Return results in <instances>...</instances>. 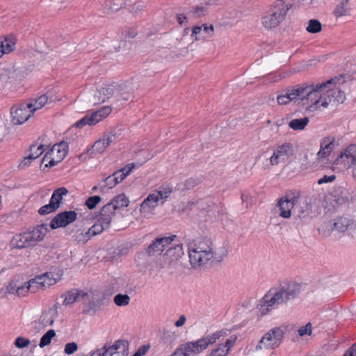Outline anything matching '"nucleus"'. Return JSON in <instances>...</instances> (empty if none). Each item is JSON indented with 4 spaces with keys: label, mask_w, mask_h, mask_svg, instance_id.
Here are the masks:
<instances>
[{
    "label": "nucleus",
    "mask_w": 356,
    "mask_h": 356,
    "mask_svg": "<svg viewBox=\"0 0 356 356\" xmlns=\"http://www.w3.org/2000/svg\"><path fill=\"white\" fill-rule=\"evenodd\" d=\"M49 229L47 224H41L32 231L15 235L10 243L12 249H24L34 247L44 239Z\"/></svg>",
    "instance_id": "obj_6"
},
{
    "label": "nucleus",
    "mask_w": 356,
    "mask_h": 356,
    "mask_svg": "<svg viewBox=\"0 0 356 356\" xmlns=\"http://www.w3.org/2000/svg\"><path fill=\"white\" fill-rule=\"evenodd\" d=\"M284 332L281 327H275L266 332L258 343L254 350L260 351L262 350H275L283 341Z\"/></svg>",
    "instance_id": "obj_9"
},
{
    "label": "nucleus",
    "mask_w": 356,
    "mask_h": 356,
    "mask_svg": "<svg viewBox=\"0 0 356 356\" xmlns=\"http://www.w3.org/2000/svg\"><path fill=\"white\" fill-rule=\"evenodd\" d=\"M343 356H356V344L353 345L343 355Z\"/></svg>",
    "instance_id": "obj_59"
},
{
    "label": "nucleus",
    "mask_w": 356,
    "mask_h": 356,
    "mask_svg": "<svg viewBox=\"0 0 356 356\" xmlns=\"http://www.w3.org/2000/svg\"><path fill=\"white\" fill-rule=\"evenodd\" d=\"M334 79L317 84H302L298 86L299 100L304 102L303 105L308 111H315L321 106L327 108L330 101L326 99L325 89L331 85Z\"/></svg>",
    "instance_id": "obj_3"
},
{
    "label": "nucleus",
    "mask_w": 356,
    "mask_h": 356,
    "mask_svg": "<svg viewBox=\"0 0 356 356\" xmlns=\"http://www.w3.org/2000/svg\"><path fill=\"white\" fill-rule=\"evenodd\" d=\"M301 285L296 282H284L279 286L271 289L262 299L259 312L262 315L268 314L279 305L298 297L301 291Z\"/></svg>",
    "instance_id": "obj_2"
},
{
    "label": "nucleus",
    "mask_w": 356,
    "mask_h": 356,
    "mask_svg": "<svg viewBox=\"0 0 356 356\" xmlns=\"http://www.w3.org/2000/svg\"><path fill=\"white\" fill-rule=\"evenodd\" d=\"M277 207L280 211V216L284 218H289L291 216V209L294 206L287 202H284L281 197L277 202Z\"/></svg>",
    "instance_id": "obj_29"
},
{
    "label": "nucleus",
    "mask_w": 356,
    "mask_h": 356,
    "mask_svg": "<svg viewBox=\"0 0 356 356\" xmlns=\"http://www.w3.org/2000/svg\"><path fill=\"white\" fill-rule=\"evenodd\" d=\"M37 100L39 102V107H43L48 101L53 102L51 97H49L47 95H42L37 98Z\"/></svg>",
    "instance_id": "obj_52"
},
{
    "label": "nucleus",
    "mask_w": 356,
    "mask_h": 356,
    "mask_svg": "<svg viewBox=\"0 0 356 356\" xmlns=\"http://www.w3.org/2000/svg\"><path fill=\"white\" fill-rule=\"evenodd\" d=\"M77 218V213L74 211H65L58 213L50 222L51 229L65 227L74 222Z\"/></svg>",
    "instance_id": "obj_17"
},
{
    "label": "nucleus",
    "mask_w": 356,
    "mask_h": 356,
    "mask_svg": "<svg viewBox=\"0 0 356 356\" xmlns=\"http://www.w3.org/2000/svg\"><path fill=\"white\" fill-rule=\"evenodd\" d=\"M337 230L339 232L347 234L352 237L356 234V222L349 217L340 216L334 220L332 223L330 221L325 222L318 228V232L324 236L330 235L332 230Z\"/></svg>",
    "instance_id": "obj_7"
},
{
    "label": "nucleus",
    "mask_w": 356,
    "mask_h": 356,
    "mask_svg": "<svg viewBox=\"0 0 356 356\" xmlns=\"http://www.w3.org/2000/svg\"><path fill=\"white\" fill-rule=\"evenodd\" d=\"M35 159V156L33 155L28 154L27 156L24 157L23 160L20 162L19 165V168H24L27 166H29L32 161Z\"/></svg>",
    "instance_id": "obj_49"
},
{
    "label": "nucleus",
    "mask_w": 356,
    "mask_h": 356,
    "mask_svg": "<svg viewBox=\"0 0 356 356\" xmlns=\"http://www.w3.org/2000/svg\"><path fill=\"white\" fill-rule=\"evenodd\" d=\"M348 0H342V1L338 4L334 9V14L338 16H341L345 14L347 10Z\"/></svg>",
    "instance_id": "obj_43"
},
{
    "label": "nucleus",
    "mask_w": 356,
    "mask_h": 356,
    "mask_svg": "<svg viewBox=\"0 0 356 356\" xmlns=\"http://www.w3.org/2000/svg\"><path fill=\"white\" fill-rule=\"evenodd\" d=\"M31 105L23 103L15 105L10 109L12 122L15 124H22L27 121L31 116Z\"/></svg>",
    "instance_id": "obj_16"
},
{
    "label": "nucleus",
    "mask_w": 356,
    "mask_h": 356,
    "mask_svg": "<svg viewBox=\"0 0 356 356\" xmlns=\"http://www.w3.org/2000/svg\"><path fill=\"white\" fill-rule=\"evenodd\" d=\"M44 152V145L40 143L39 145L33 144L29 147V155L35 156V159L38 158Z\"/></svg>",
    "instance_id": "obj_41"
},
{
    "label": "nucleus",
    "mask_w": 356,
    "mask_h": 356,
    "mask_svg": "<svg viewBox=\"0 0 356 356\" xmlns=\"http://www.w3.org/2000/svg\"><path fill=\"white\" fill-rule=\"evenodd\" d=\"M107 147L104 140L101 138L93 144L91 149H88V152H90V156L92 157L97 154H102Z\"/></svg>",
    "instance_id": "obj_32"
},
{
    "label": "nucleus",
    "mask_w": 356,
    "mask_h": 356,
    "mask_svg": "<svg viewBox=\"0 0 356 356\" xmlns=\"http://www.w3.org/2000/svg\"><path fill=\"white\" fill-rule=\"evenodd\" d=\"M129 343L124 340H118L112 346H104L90 354L89 356H127Z\"/></svg>",
    "instance_id": "obj_11"
},
{
    "label": "nucleus",
    "mask_w": 356,
    "mask_h": 356,
    "mask_svg": "<svg viewBox=\"0 0 356 356\" xmlns=\"http://www.w3.org/2000/svg\"><path fill=\"white\" fill-rule=\"evenodd\" d=\"M88 293L89 296L86 297L85 300H82L83 301V304L86 305V309L83 310L84 312H89L96 307L92 294L91 293Z\"/></svg>",
    "instance_id": "obj_42"
},
{
    "label": "nucleus",
    "mask_w": 356,
    "mask_h": 356,
    "mask_svg": "<svg viewBox=\"0 0 356 356\" xmlns=\"http://www.w3.org/2000/svg\"><path fill=\"white\" fill-rule=\"evenodd\" d=\"M47 161H48V163L45 164L44 168H51L60 162L58 161V159L54 156H51Z\"/></svg>",
    "instance_id": "obj_56"
},
{
    "label": "nucleus",
    "mask_w": 356,
    "mask_h": 356,
    "mask_svg": "<svg viewBox=\"0 0 356 356\" xmlns=\"http://www.w3.org/2000/svg\"><path fill=\"white\" fill-rule=\"evenodd\" d=\"M108 227L104 225L102 222H99V220L97 219L96 223H95L88 230V234L90 237H92L97 234H101L104 229H108Z\"/></svg>",
    "instance_id": "obj_35"
},
{
    "label": "nucleus",
    "mask_w": 356,
    "mask_h": 356,
    "mask_svg": "<svg viewBox=\"0 0 356 356\" xmlns=\"http://www.w3.org/2000/svg\"><path fill=\"white\" fill-rule=\"evenodd\" d=\"M124 6H126L124 0H112L108 4H106L104 8V13H111L118 11Z\"/></svg>",
    "instance_id": "obj_31"
},
{
    "label": "nucleus",
    "mask_w": 356,
    "mask_h": 356,
    "mask_svg": "<svg viewBox=\"0 0 356 356\" xmlns=\"http://www.w3.org/2000/svg\"><path fill=\"white\" fill-rule=\"evenodd\" d=\"M201 182L200 178L191 177L185 181L184 186L186 189L190 190L197 186Z\"/></svg>",
    "instance_id": "obj_45"
},
{
    "label": "nucleus",
    "mask_w": 356,
    "mask_h": 356,
    "mask_svg": "<svg viewBox=\"0 0 356 356\" xmlns=\"http://www.w3.org/2000/svg\"><path fill=\"white\" fill-rule=\"evenodd\" d=\"M73 239L77 243L84 244L90 239V237L88 231L83 232L82 230H78L73 236Z\"/></svg>",
    "instance_id": "obj_36"
},
{
    "label": "nucleus",
    "mask_w": 356,
    "mask_h": 356,
    "mask_svg": "<svg viewBox=\"0 0 356 356\" xmlns=\"http://www.w3.org/2000/svg\"><path fill=\"white\" fill-rule=\"evenodd\" d=\"M186 17L183 14H178L177 15V19L180 25H184L185 21H186Z\"/></svg>",
    "instance_id": "obj_64"
},
{
    "label": "nucleus",
    "mask_w": 356,
    "mask_h": 356,
    "mask_svg": "<svg viewBox=\"0 0 356 356\" xmlns=\"http://www.w3.org/2000/svg\"><path fill=\"white\" fill-rule=\"evenodd\" d=\"M201 31H202V26H195L192 29L191 36H193V35L197 36V35L200 33ZM199 40L198 38L195 37V40Z\"/></svg>",
    "instance_id": "obj_62"
},
{
    "label": "nucleus",
    "mask_w": 356,
    "mask_h": 356,
    "mask_svg": "<svg viewBox=\"0 0 356 356\" xmlns=\"http://www.w3.org/2000/svg\"><path fill=\"white\" fill-rule=\"evenodd\" d=\"M298 333L299 336L303 337L305 334L311 335L312 334V324L311 323H308L305 326L300 327L298 330Z\"/></svg>",
    "instance_id": "obj_47"
},
{
    "label": "nucleus",
    "mask_w": 356,
    "mask_h": 356,
    "mask_svg": "<svg viewBox=\"0 0 356 356\" xmlns=\"http://www.w3.org/2000/svg\"><path fill=\"white\" fill-rule=\"evenodd\" d=\"M309 121V120L307 117L293 119L289 122V126L293 130L300 131L305 129V127L308 124Z\"/></svg>",
    "instance_id": "obj_30"
},
{
    "label": "nucleus",
    "mask_w": 356,
    "mask_h": 356,
    "mask_svg": "<svg viewBox=\"0 0 356 356\" xmlns=\"http://www.w3.org/2000/svg\"><path fill=\"white\" fill-rule=\"evenodd\" d=\"M108 204H111L113 207V210L115 211L120 208L127 207L129 204V200L124 193H122L115 196Z\"/></svg>",
    "instance_id": "obj_28"
},
{
    "label": "nucleus",
    "mask_w": 356,
    "mask_h": 356,
    "mask_svg": "<svg viewBox=\"0 0 356 356\" xmlns=\"http://www.w3.org/2000/svg\"><path fill=\"white\" fill-rule=\"evenodd\" d=\"M172 191V188L170 185H162L150 193L143 201L140 206V212L142 214L147 215L152 213L158 205L160 200L163 203L169 197Z\"/></svg>",
    "instance_id": "obj_8"
},
{
    "label": "nucleus",
    "mask_w": 356,
    "mask_h": 356,
    "mask_svg": "<svg viewBox=\"0 0 356 356\" xmlns=\"http://www.w3.org/2000/svg\"><path fill=\"white\" fill-rule=\"evenodd\" d=\"M236 339V336H231L224 343H220L216 348H213L207 356H227L235 345Z\"/></svg>",
    "instance_id": "obj_21"
},
{
    "label": "nucleus",
    "mask_w": 356,
    "mask_h": 356,
    "mask_svg": "<svg viewBox=\"0 0 356 356\" xmlns=\"http://www.w3.org/2000/svg\"><path fill=\"white\" fill-rule=\"evenodd\" d=\"M293 146L290 143H285L277 146L273 151V155L265 159L262 163V169L268 170L272 166L277 165L280 162H286L293 155Z\"/></svg>",
    "instance_id": "obj_10"
},
{
    "label": "nucleus",
    "mask_w": 356,
    "mask_h": 356,
    "mask_svg": "<svg viewBox=\"0 0 356 356\" xmlns=\"http://www.w3.org/2000/svg\"><path fill=\"white\" fill-rule=\"evenodd\" d=\"M335 179H336V176L334 175H324L323 177H321V179H319L318 180V184L319 185H321V184H323L332 182Z\"/></svg>",
    "instance_id": "obj_51"
},
{
    "label": "nucleus",
    "mask_w": 356,
    "mask_h": 356,
    "mask_svg": "<svg viewBox=\"0 0 356 356\" xmlns=\"http://www.w3.org/2000/svg\"><path fill=\"white\" fill-rule=\"evenodd\" d=\"M300 196V192L298 190H291L289 191H287L284 195L281 197L282 199H284V202H287L292 204L293 206H295Z\"/></svg>",
    "instance_id": "obj_33"
},
{
    "label": "nucleus",
    "mask_w": 356,
    "mask_h": 356,
    "mask_svg": "<svg viewBox=\"0 0 356 356\" xmlns=\"http://www.w3.org/2000/svg\"><path fill=\"white\" fill-rule=\"evenodd\" d=\"M307 31L309 33H316L321 31V24L317 19H310L309 21L308 26L307 27Z\"/></svg>",
    "instance_id": "obj_40"
},
{
    "label": "nucleus",
    "mask_w": 356,
    "mask_h": 356,
    "mask_svg": "<svg viewBox=\"0 0 356 356\" xmlns=\"http://www.w3.org/2000/svg\"><path fill=\"white\" fill-rule=\"evenodd\" d=\"M104 184L101 186L102 191H103L105 188H113L118 184V178L115 177L113 173L109 176H108L103 181Z\"/></svg>",
    "instance_id": "obj_39"
},
{
    "label": "nucleus",
    "mask_w": 356,
    "mask_h": 356,
    "mask_svg": "<svg viewBox=\"0 0 356 356\" xmlns=\"http://www.w3.org/2000/svg\"><path fill=\"white\" fill-rule=\"evenodd\" d=\"M136 165L134 163H129L123 167L122 169L118 170V171H121L123 174H124L125 177H127L133 169H134Z\"/></svg>",
    "instance_id": "obj_53"
},
{
    "label": "nucleus",
    "mask_w": 356,
    "mask_h": 356,
    "mask_svg": "<svg viewBox=\"0 0 356 356\" xmlns=\"http://www.w3.org/2000/svg\"><path fill=\"white\" fill-rule=\"evenodd\" d=\"M78 349V345L76 342L67 343L65 346L64 353L67 355H72Z\"/></svg>",
    "instance_id": "obj_46"
},
{
    "label": "nucleus",
    "mask_w": 356,
    "mask_h": 356,
    "mask_svg": "<svg viewBox=\"0 0 356 356\" xmlns=\"http://www.w3.org/2000/svg\"><path fill=\"white\" fill-rule=\"evenodd\" d=\"M68 191L65 187H60L55 190L50 198L49 202L40 208L38 213L44 216L56 211L63 200V195L67 193Z\"/></svg>",
    "instance_id": "obj_14"
},
{
    "label": "nucleus",
    "mask_w": 356,
    "mask_h": 356,
    "mask_svg": "<svg viewBox=\"0 0 356 356\" xmlns=\"http://www.w3.org/2000/svg\"><path fill=\"white\" fill-rule=\"evenodd\" d=\"M115 177L118 178V184L124 180L127 177H125L124 174H123L121 171H115L113 172Z\"/></svg>",
    "instance_id": "obj_61"
},
{
    "label": "nucleus",
    "mask_w": 356,
    "mask_h": 356,
    "mask_svg": "<svg viewBox=\"0 0 356 356\" xmlns=\"http://www.w3.org/2000/svg\"><path fill=\"white\" fill-rule=\"evenodd\" d=\"M102 138V140H104L106 146L108 147L111 143H113L117 139V136L115 134L111 133L108 134L104 135Z\"/></svg>",
    "instance_id": "obj_50"
},
{
    "label": "nucleus",
    "mask_w": 356,
    "mask_h": 356,
    "mask_svg": "<svg viewBox=\"0 0 356 356\" xmlns=\"http://www.w3.org/2000/svg\"><path fill=\"white\" fill-rule=\"evenodd\" d=\"M350 145L340 154V158L346 159L348 168L356 167V151L350 150Z\"/></svg>",
    "instance_id": "obj_27"
},
{
    "label": "nucleus",
    "mask_w": 356,
    "mask_h": 356,
    "mask_svg": "<svg viewBox=\"0 0 356 356\" xmlns=\"http://www.w3.org/2000/svg\"><path fill=\"white\" fill-rule=\"evenodd\" d=\"M188 253L191 266L196 268H205L222 260L216 252L213 241L207 236L198 237L188 243Z\"/></svg>",
    "instance_id": "obj_1"
},
{
    "label": "nucleus",
    "mask_w": 356,
    "mask_h": 356,
    "mask_svg": "<svg viewBox=\"0 0 356 356\" xmlns=\"http://www.w3.org/2000/svg\"><path fill=\"white\" fill-rule=\"evenodd\" d=\"M177 238L176 235H170L168 236L156 238L146 249L147 254L149 256L161 254L164 249L171 244Z\"/></svg>",
    "instance_id": "obj_18"
},
{
    "label": "nucleus",
    "mask_w": 356,
    "mask_h": 356,
    "mask_svg": "<svg viewBox=\"0 0 356 356\" xmlns=\"http://www.w3.org/2000/svg\"><path fill=\"white\" fill-rule=\"evenodd\" d=\"M88 296L89 293L88 292H85L79 289H72L66 291L61 296V297L64 298L63 305L65 306H69L76 301L85 300V298Z\"/></svg>",
    "instance_id": "obj_20"
},
{
    "label": "nucleus",
    "mask_w": 356,
    "mask_h": 356,
    "mask_svg": "<svg viewBox=\"0 0 356 356\" xmlns=\"http://www.w3.org/2000/svg\"><path fill=\"white\" fill-rule=\"evenodd\" d=\"M226 335L227 331L223 330L204 334L195 341L180 344L170 356H196Z\"/></svg>",
    "instance_id": "obj_4"
},
{
    "label": "nucleus",
    "mask_w": 356,
    "mask_h": 356,
    "mask_svg": "<svg viewBox=\"0 0 356 356\" xmlns=\"http://www.w3.org/2000/svg\"><path fill=\"white\" fill-rule=\"evenodd\" d=\"M291 6V2L287 0H275L261 17L263 26L268 30L278 26L285 19Z\"/></svg>",
    "instance_id": "obj_5"
},
{
    "label": "nucleus",
    "mask_w": 356,
    "mask_h": 356,
    "mask_svg": "<svg viewBox=\"0 0 356 356\" xmlns=\"http://www.w3.org/2000/svg\"><path fill=\"white\" fill-rule=\"evenodd\" d=\"M123 34L125 38H134L136 36L137 32L134 28H129L123 32Z\"/></svg>",
    "instance_id": "obj_55"
},
{
    "label": "nucleus",
    "mask_w": 356,
    "mask_h": 356,
    "mask_svg": "<svg viewBox=\"0 0 356 356\" xmlns=\"http://www.w3.org/2000/svg\"><path fill=\"white\" fill-rule=\"evenodd\" d=\"M115 214V211L113 210V207L111 204L107 203L102 208L98 220L109 227Z\"/></svg>",
    "instance_id": "obj_25"
},
{
    "label": "nucleus",
    "mask_w": 356,
    "mask_h": 356,
    "mask_svg": "<svg viewBox=\"0 0 356 356\" xmlns=\"http://www.w3.org/2000/svg\"><path fill=\"white\" fill-rule=\"evenodd\" d=\"M30 341L29 339L19 337L15 339V345L19 348H23L29 345Z\"/></svg>",
    "instance_id": "obj_48"
},
{
    "label": "nucleus",
    "mask_w": 356,
    "mask_h": 356,
    "mask_svg": "<svg viewBox=\"0 0 356 356\" xmlns=\"http://www.w3.org/2000/svg\"><path fill=\"white\" fill-rule=\"evenodd\" d=\"M67 143L65 141H62L57 145H54L44 156L42 158V162L44 163L45 161H47L51 156H54L55 152H56V158L58 161H61L65 157L67 154Z\"/></svg>",
    "instance_id": "obj_22"
},
{
    "label": "nucleus",
    "mask_w": 356,
    "mask_h": 356,
    "mask_svg": "<svg viewBox=\"0 0 356 356\" xmlns=\"http://www.w3.org/2000/svg\"><path fill=\"white\" fill-rule=\"evenodd\" d=\"M204 7H197L195 9L194 14L196 17H200L204 14Z\"/></svg>",
    "instance_id": "obj_63"
},
{
    "label": "nucleus",
    "mask_w": 356,
    "mask_h": 356,
    "mask_svg": "<svg viewBox=\"0 0 356 356\" xmlns=\"http://www.w3.org/2000/svg\"><path fill=\"white\" fill-rule=\"evenodd\" d=\"M326 99L332 102L337 103H343L346 99L345 93L338 88H330L329 86L325 89Z\"/></svg>",
    "instance_id": "obj_26"
},
{
    "label": "nucleus",
    "mask_w": 356,
    "mask_h": 356,
    "mask_svg": "<svg viewBox=\"0 0 356 356\" xmlns=\"http://www.w3.org/2000/svg\"><path fill=\"white\" fill-rule=\"evenodd\" d=\"M28 105H31V111L32 114L37 110L41 108L42 107H39V102L37 100V99L30 102L29 103H27Z\"/></svg>",
    "instance_id": "obj_57"
},
{
    "label": "nucleus",
    "mask_w": 356,
    "mask_h": 356,
    "mask_svg": "<svg viewBox=\"0 0 356 356\" xmlns=\"http://www.w3.org/2000/svg\"><path fill=\"white\" fill-rule=\"evenodd\" d=\"M124 90V85L118 83H112L101 87L95 94L99 102H104L112 97H118Z\"/></svg>",
    "instance_id": "obj_15"
},
{
    "label": "nucleus",
    "mask_w": 356,
    "mask_h": 356,
    "mask_svg": "<svg viewBox=\"0 0 356 356\" xmlns=\"http://www.w3.org/2000/svg\"><path fill=\"white\" fill-rule=\"evenodd\" d=\"M334 138L331 136L325 138L321 140V149L317 154L319 159H325L330 154L334 149Z\"/></svg>",
    "instance_id": "obj_24"
},
{
    "label": "nucleus",
    "mask_w": 356,
    "mask_h": 356,
    "mask_svg": "<svg viewBox=\"0 0 356 356\" xmlns=\"http://www.w3.org/2000/svg\"><path fill=\"white\" fill-rule=\"evenodd\" d=\"M184 254V252L181 243H178L170 247L163 256L165 265L161 267L164 268L165 266L168 267H175L177 261L182 257Z\"/></svg>",
    "instance_id": "obj_19"
},
{
    "label": "nucleus",
    "mask_w": 356,
    "mask_h": 356,
    "mask_svg": "<svg viewBox=\"0 0 356 356\" xmlns=\"http://www.w3.org/2000/svg\"><path fill=\"white\" fill-rule=\"evenodd\" d=\"M111 107L103 106L98 111L92 112L91 114L86 115L81 120H78L74 124V126L77 128L81 129L86 124L90 126L95 125L108 116L111 113Z\"/></svg>",
    "instance_id": "obj_13"
},
{
    "label": "nucleus",
    "mask_w": 356,
    "mask_h": 356,
    "mask_svg": "<svg viewBox=\"0 0 356 356\" xmlns=\"http://www.w3.org/2000/svg\"><path fill=\"white\" fill-rule=\"evenodd\" d=\"M27 284H24V286H22L20 287H18L16 292L18 296H25L28 292H29V290H27L26 289Z\"/></svg>",
    "instance_id": "obj_58"
},
{
    "label": "nucleus",
    "mask_w": 356,
    "mask_h": 356,
    "mask_svg": "<svg viewBox=\"0 0 356 356\" xmlns=\"http://www.w3.org/2000/svg\"><path fill=\"white\" fill-rule=\"evenodd\" d=\"M186 318L184 315H181L179 319L175 322V325L177 327H181L186 323Z\"/></svg>",
    "instance_id": "obj_60"
},
{
    "label": "nucleus",
    "mask_w": 356,
    "mask_h": 356,
    "mask_svg": "<svg viewBox=\"0 0 356 356\" xmlns=\"http://www.w3.org/2000/svg\"><path fill=\"white\" fill-rule=\"evenodd\" d=\"M130 301V297L127 294H117L114 297V302L116 305L122 307L127 306L129 305Z\"/></svg>",
    "instance_id": "obj_38"
},
{
    "label": "nucleus",
    "mask_w": 356,
    "mask_h": 356,
    "mask_svg": "<svg viewBox=\"0 0 356 356\" xmlns=\"http://www.w3.org/2000/svg\"><path fill=\"white\" fill-rule=\"evenodd\" d=\"M58 280L59 277H55L53 273H45L26 282V289L29 290V292L35 293L40 289L44 290L55 284Z\"/></svg>",
    "instance_id": "obj_12"
},
{
    "label": "nucleus",
    "mask_w": 356,
    "mask_h": 356,
    "mask_svg": "<svg viewBox=\"0 0 356 356\" xmlns=\"http://www.w3.org/2000/svg\"><path fill=\"white\" fill-rule=\"evenodd\" d=\"M298 86L293 88H287L284 90V93L280 95L277 97L279 104L284 105L290 102L299 100Z\"/></svg>",
    "instance_id": "obj_23"
},
{
    "label": "nucleus",
    "mask_w": 356,
    "mask_h": 356,
    "mask_svg": "<svg viewBox=\"0 0 356 356\" xmlns=\"http://www.w3.org/2000/svg\"><path fill=\"white\" fill-rule=\"evenodd\" d=\"M15 46V42L8 38H4L3 40L0 41V58L5 54L11 52Z\"/></svg>",
    "instance_id": "obj_34"
},
{
    "label": "nucleus",
    "mask_w": 356,
    "mask_h": 356,
    "mask_svg": "<svg viewBox=\"0 0 356 356\" xmlns=\"http://www.w3.org/2000/svg\"><path fill=\"white\" fill-rule=\"evenodd\" d=\"M56 335V332L54 330H48L40 339V347L43 348L49 345L53 337Z\"/></svg>",
    "instance_id": "obj_37"
},
{
    "label": "nucleus",
    "mask_w": 356,
    "mask_h": 356,
    "mask_svg": "<svg viewBox=\"0 0 356 356\" xmlns=\"http://www.w3.org/2000/svg\"><path fill=\"white\" fill-rule=\"evenodd\" d=\"M101 200L99 196H91L86 201V205L89 209H92L101 202Z\"/></svg>",
    "instance_id": "obj_44"
},
{
    "label": "nucleus",
    "mask_w": 356,
    "mask_h": 356,
    "mask_svg": "<svg viewBox=\"0 0 356 356\" xmlns=\"http://www.w3.org/2000/svg\"><path fill=\"white\" fill-rule=\"evenodd\" d=\"M149 348V346L143 345L139 347L137 351L133 355V356H143L145 355Z\"/></svg>",
    "instance_id": "obj_54"
}]
</instances>
